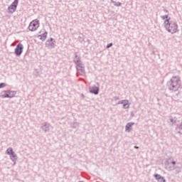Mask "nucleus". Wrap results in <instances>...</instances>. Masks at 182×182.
<instances>
[{
	"label": "nucleus",
	"instance_id": "27",
	"mask_svg": "<svg viewBox=\"0 0 182 182\" xmlns=\"http://www.w3.org/2000/svg\"><path fill=\"white\" fill-rule=\"evenodd\" d=\"M134 149H139V146H134Z\"/></svg>",
	"mask_w": 182,
	"mask_h": 182
},
{
	"label": "nucleus",
	"instance_id": "14",
	"mask_svg": "<svg viewBox=\"0 0 182 182\" xmlns=\"http://www.w3.org/2000/svg\"><path fill=\"white\" fill-rule=\"evenodd\" d=\"M118 105H123V109H129V100H122L118 102Z\"/></svg>",
	"mask_w": 182,
	"mask_h": 182
},
{
	"label": "nucleus",
	"instance_id": "20",
	"mask_svg": "<svg viewBox=\"0 0 182 182\" xmlns=\"http://www.w3.org/2000/svg\"><path fill=\"white\" fill-rule=\"evenodd\" d=\"M8 90H4V91H2L1 93V96L2 97V99H5V98H8L9 97V95H8L7 93Z\"/></svg>",
	"mask_w": 182,
	"mask_h": 182
},
{
	"label": "nucleus",
	"instance_id": "11",
	"mask_svg": "<svg viewBox=\"0 0 182 182\" xmlns=\"http://www.w3.org/2000/svg\"><path fill=\"white\" fill-rule=\"evenodd\" d=\"M22 52H23V45H22V43H18L14 50V53L16 56H21Z\"/></svg>",
	"mask_w": 182,
	"mask_h": 182
},
{
	"label": "nucleus",
	"instance_id": "12",
	"mask_svg": "<svg viewBox=\"0 0 182 182\" xmlns=\"http://www.w3.org/2000/svg\"><path fill=\"white\" fill-rule=\"evenodd\" d=\"M90 93L92 95H99V87H96V85H92L89 87Z\"/></svg>",
	"mask_w": 182,
	"mask_h": 182
},
{
	"label": "nucleus",
	"instance_id": "6",
	"mask_svg": "<svg viewBox=\"0 0 182 182\" xmlns=\"http://www.w3.org/2000/svg\"><path fill=\"white\" fill-rule=\"evenodd\" d=\"M74 63L76 65V69L85 68V64L80 60V56H78L77 54H75V58L73 60Z\"/></svg>",
	"mask_w": 182,
	"mask_h": 182
},
{
	"label": "nucleus",
	"instance_id": "21",
	"mask_svg": "<svg viewBox=\"0 0 182 182\" xmlns=\"http://www.w3.org/2000/svg\"><path fill=\"white\" fill-rule=\"evenodd\" d=\"M168 123H170L171 124H174L176 123V117H169Z\"/></svg>",
	"mask_w": 182,
	"mask_h": 182
},
{
	"label": "nucleus",
	"instance_id": "13",
	"mask_svg": "<svg viewBox=\"0 0 182 182\" xmlns=\"http://www.w3.org/2000/svg\"><path fill=\"white\" fill-rule=\"evenodd\" d=\"M163 12L164 14H165V15L164 16H161V18L162 21H167V19H169V21H171V18L168 17V10L166 9H163Z\"/></svg>",
	"mask_w": 182,
	"mask_h": 182
},
{
	"label": "nucleus",
	"instance_id": "24",
	"mask_svg": "<svg viewBox=\"0 0 182 182\" xmlns=\"http://www.w3.org/2000/svg\"><path fill=\"white\" fill-rule=\"evenodd\" d=\"M6 86V84L4 82L0 83V89H2V87H5Z\"/></svg>",
	"mask_w": 182,
	"mask_h": 182
},
{
	"label": "nucleus",
	"instance_id": "5",
	"mask_svg": "<svg viewBox=\"0 0 182 182\" xmlns=\"http://www.w3.org/2000/svg\"><path fill=\"white\" fill-rule=\"evenodd\" d=\"M18 4H19V0H14V2L8 7V13L14 14V12H16V8H18Z\"/></svg>",
	"mask_w": 182,
	"mask_h": 182
},
{
	"label": "nucleus",
	"instance_id": "4",
	"mask_svg": "<svg viewBox=\"0 0 182 182\" xmlns=\"http://www.w3.org/2000/svg\"><path fill=\"white\" fill-rule=\"evenodd\" d=\"M6 153L10 156V160L13 161L14 166L16 164V161L18 160V155L15 154V151H14V149L12 147H9L6 149Z\"/></svg>",
	"mask_w": 182,
	"mask_h": 182
},
{
	"label": "nucleus",
	"instance_id": "8",
	"mask_svg": "<svg viewBox=\"0 0 182 182\" xmlns=\"http://www.w3.org/2000/svg\"><path fill=\"white\" fill-rule=\"evenodd\" d=\"M52 127V125H50V123L48 122H43L40 127V129H41L42 132L44 133H48L50 132V128Z\"/></svg>",
	"mask_w": 182,
	"mask_h": 182
},
{
	"label": "nucleus",
	"instance_id": "10",
	"mask_svg": "<svg viewBox=\"0 0 182 182\" xmlns=\"http://www.w3.org/2000/svg\"><path fill=\"white\" fill-rule=\"evenodd\" d=\"M46 46L48 49H53L55 46H56V41H54L53 38H50L49 40L46 41Z\"/></svg>",
	"mask_w": 182,
	"mask_h": 182
},
{
	"label": "nucleus",
	"instance_id": "22",
	"mask_svg": "<svg viewBox=\"0 0 182 182\" xmlns=\"http://www.w3.org/2000/svg\"><path fill=\"white\" fill-rule=\"evenodd\" d=\"M112 4H114V6H122V3H120L119 1L117 2V1L112 0Z\"/></svg>",
	"mask_w": 182,
	"mask_h": 182
},
{
	"label": "nucleus",
	"instance_id": "16",
	"mask_svg": "<svg viewBox=\"0 0 182 182\" xmlns=\"http://www.w3.org/2000/svg\"><path fill=\"white\" fill-rule=\"evenodd\" d=\"M154 177H155V179L158 181V182H166V178H164V176H161V175L159 174V173H156L154 175Z\"/></svg>",
	"mask_w": 182,
	"mask_h": 182
},
{
	"label": "nucleus",
	"instance_id": "7",
	"mask_svg": "<svg viewBox=\"0 0 182 182\" xmlns=\"http://www.w3.org/2000/svg\"><path fill=\"white\" fill-rule=\"evenodd\" d=\"M38 28H39V20L38 19L31 21L28 26V29L31 32H34Z\"/></svg>",
	"mask_w": 182,
	"mask_h": 182
},
{
	"label": "nucleus",
	"instance_id": "3",
	"mask_svg": "<svg viewBox=\"0 0 182 182\" xmlns=\"http://www.w3.org/2000/svg\"><path fill=\"white\" fill-rule=\"evenodd\" d=\"M181 162L176 163V161H173L171 162H167L166 169L168 171H174L176 168H181Z\"/></svg>",
	"mask_w": 182,
	"mask_h": 182
},
{
	"label": "nucleus",
	"instance_id": "26",
	"mask_svg": "<svg viewBox=\"0 0 182 182\" xmlns=\"http://www.w3.org/2000/svg\"><path fill=\"white\" fill-rule=\"evenodd\" d=\"M116 100H119V97H116Z\"/></svg>",
	"mask_w": 182,
	"mask_h": 182
},
{
	"label": "nucleus",
	"instance_id": "19",
	"mask_svg": "<svg viewBox=\"0 0 182 182\" xmlns=\"http://www.w3.org/2000/svg\"><path fill=\"white\" fill-rule=\"evenodd\" d=\"M176 131L178 134H180L181 136L182 135V122L180 124L177 125Z\"/></svg>",
	"mask_w": 182,
	"mask_h": 182
},
{
	"label": "nucleus",
	"instance_id": "17",
	"mask_svg": "<svg viewBox=\"0 0 182 182\" xmlns=\"http://www.w3.org/2000/svg\"><path fill=\"white\" fill-rule=\"evenodd\" d=\"M133 126H134V122H128L125 126V132L130 133V131L132 130V127H133Z\"/></svg>",
	"mask_w": 182,
	"mask_h": 182
},
{
	"label": "nucleus",
	"instance_id": "25",
	"mask_svg": "<svg viewBox=\"0 0 182 182\" xmlns=\"http://www.w3.org/2000/svg\"><path fill=\"white\" fill-rule=\"evenodd\" d=\"M112 46H113V43H110L109 44H108L107 46V49H109V48H112Z\"/></svg>",
	"mask_w": 182,
	"mask_h": 182
},
{
	"label": "nucleus",
	"instance_id": "9",
	"mask_svg": "<svg viewBox=\"0 0 182 182\" xmlns=\"http://www.w3.org/2000/svg\"><path fill=\"white\" fill-rule=\"evenodd\" d=\"M39 33L40 35L38 36V39H40V41H42V42L46 41V38H48V31H46L45 28H42Z\"/></svg>",
	"mask_w": 182,
	"mask_h": 182
},
{
	"label": "nucleus",
	"instance_id": "23",
	"mask_svg": "<svg viewBox=\"0 0 182 182\" xmlns=\"http://www.w3.org/2000/svg\"><path fill=\"white\" fill-rule=\"evenodd\" d=\"M71 127L73 129H76V127H79V123L73 122V124L71 125Z\"/></svg>",
	"mask_w": 182,
	"mask_h": 182
},
{
	"label": "nucleus",
	"instance_id": "15",
	"mask_svg": "<svg viewBox=\"0 0 182 182\" xmlns=\"http://www.w3.org/2000/svg\"><path fill=\"white\" fill-rule=\"evenodd\" d=\"M77 69V76H86V70L84 68H76Z\"/></svg>",
	"mask_w": 182,
	"mask_h": 182
},
{
	"label": "nucleus",
	"instance_id": "1",
	"mask_svg": "<svg viewBox=\"0 0 182 182\" xmlns=\"http://www.w3.org/2000/svg\"><path fill=\"white\" fill-rule=\"evenodd\" d=\"M164 26L166 28V31L169 33H171V35H174V33H177L179 31L177 22L171 20L170 21V19L164 21Z\"/></svg>",
	"mask_w": 182,
	"mask_h": 182
},
{
	"label": "nucleus",
	"instance_id": "18",
	"mask_svg": "<svg viewBox=\"0 0 182 182\" xmlns=\"http://www.w3.org/2000/svg\"><path fill=\"white\" fill-rule=\"evenodd\" d=\"M7 95H9V99H12V97H15L16 95V91L7 90Z\"/></svg>",
	"mask_w": 182,
	"mask_h": 182
},
{
	"label": "nucleus",
	"instance_id": "2",
	"mask_svg": "<svg viewBox=\"0 0 182 182\" xmlns=\"http://www.w3.org/2000/svg\"><path fill=\"white\" fill-rule=\"evenodd\" d=\"M168 89L173 92H177L181 86V79L178 76H173L167 82Z\"/></svg>",
	"mask_w": 182,
	"mask_h": 182
}]
</instances>
